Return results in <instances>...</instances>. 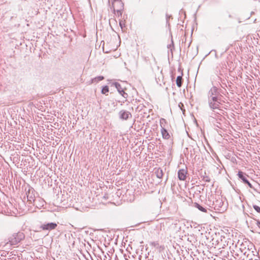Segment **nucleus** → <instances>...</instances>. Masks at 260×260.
<instances>
[{"instance_id":"nucleus-6","label":"nucleus","mask_w":260,"mask_h":260,"mask_svg":"<svg viewBox=\"0 0 260 260\" xmlns=\"http://www.w3.org/2000/svg\"><path fill=\"white\" fill-rule=\"evenodd\" d=\"M35 194L36 192L35 189L32 187H29L28 190L26 192L27 196V201L29 203H34L35 201Z\"/></svg>"},{"instance_id":"nucleus-7","label":"nucleus","mask_w":260,"mask_h":260,"mask_svg":"<svg viewBox=\"0 0 260 260\" xmlns=\"http://www.w3.org/2000/svg\"><path fill=\"white\" fill-rule=\"evenodd\" d=\"M238 176L239 178L242 180L243 183L245 184H246L248 185V186L252 189H254V187L253 185L250 183V182L247 180V177H248V176L245 173L240 171L238 173Z\"/></svg>"},{"instance_id":"nucleus-3","label":"nucleus","mask_w":260,"mask_h":260,"mask_svg":"<svg viewBox=\"0 0 260 260\" xmlns=\"http://www.w3.org/2000/svg\"><path fill=\"white\" fill-rule=\"evenodd\" d=\"M112 7L114 12L116 11L118 13H120V15H122L124 4L121 0H114Z\"/></svg>"},{"instance_id":"nucleus-25","label":"nucleus","mask_w":260,"mask_h":260,"mask_svg":"<svg viewBox=\"0 0 260 260\" xmlns=\"http://www.w3.org/2000/svg\"><path fill=\"white\" fill-rule=\"evenodd\" d=\"M119 24H120V25L121 27V28H122V24L121 21H120V22H119Z\"/></svg>"},{"instance_id":"nucleus-27","label":"nucleus","mask_w":260,"mask_h":260,"mask_svg":"<svg viewBox=\"0 0 260 260\" xmlns=\"http://www.w3.org/2000/svg\"><path fill=\"white\" fill-rule=\"evenodd\" d=\"M180 104H181L182 106H183V105L182 103H180Z\"/></svg>"},{"instance_id":"nucleus-8","label":"nucleus","mask_w":260,"mask_h":260,"mask_svg":"<svg viewBox=\"0 0 260 260\" xmlns=\"http://www.w3.org/2000/svg\"><path fill=\"white\" fill-rule=\"evenodd\" d=\"M57 225L56 223L54 222H50L48 223L42 224L40 226V229L43 230L51 231L55 229L57 227Z\"/></svg>"},{"instance_id":"nucleus-12","label":"nucleus","mask_w":260,"mask_h":260,"mask_svg":"<svg viewBox=\"0 0 260 260\" xmlns=\"http://www.w3.org/2000/svg\"><path fill=\"white\" fill-rule=\"evenodd\" d=\"M161 133L162 135V137L164 139L168 140L170 138V135L169 133L168 132L167 130L165 128H161Z\"/></svg>"},{"instance_id":"nucleus-15","label":"nucleus","mask_w":260,"mask_h":260,"mask_svg":"<svg viewBox=\"0 0 260 260\" xmlns=\"http://www.w3.org/2000/svg\"><path fill=\"white\" fill-rule=\"evenodd\" d=\"M183 79L182 76H178L176 79V84L178 87H181L182 85Z\"/></svg>"},{"instance_id":"nucleus-17","label":"nucleus","mask_w":260,"mask_h":260,"mask_svg":"<svg viewBox=\"0 0 260 260\" xmlns=\"http://www.w3.org/2000/svg\"><path fill=\"white\" fill-rule=\"evenodd\" d=\"M104 79L102 76H98L92 79V83H97L100 81H101Z\"/></svg>"},{"instance_id":"nucleus-23","label":"nucleus","mask_w":260,"mask_h":260,"mask_svg":"<svg viewBox=\"0 0 260 260\" xmlns=\"http://www.w3.org/2000/svg\"><path fill=\"white\" fill-rule=\"evenodd\" d=\"M218 127H220V125H221V124L218 122H217V124L216 125Z\"/></svg>"},{"instance_id":"nucleus-14","label":"nucleus","mask_w":260,"mask_h":260,"mask_svg":"<svg viewBox=\"0 0 260 260\" xmlns=\"http://www.w3.org/2000/svg\"><path fill=\"white\" fill-rule=\"evenodd\" d=\"M201 178L203 181L206 182H209L211 181L210 177L207 175L206 172H204V174L201 175Z\"/></svg>"},{"instance_id":"nucleus-9","label":"nucleus","mask_w":260,"mask_h":260,"mask_svg":"<svg viewBox=\"0 0 260 260\" xmlns=\"http://www.w3.org/2000/svg\"><path fill=\"white\" fill-rule=\"evenodd\" d=\"M112 85L114 86L117 89L118 92L125 99H126L128 96L127 93L125 92L123 88H122L121 85L118 82H114L112 83Z\"/></svg>"},{"instance_id":"nucleus-20","label":"nucleus","mask_w":260,"mask_h":260,"mask_svg":"<svg viewBox=\"0 0 260 260\" xmlns=\"http://www.w3.org/2000/svg\"><path fill=\"white\" fill-rule=\"evenodd\" d=\"M253 207L257 212L260 213V207L259 206L254 205L253 206Z\"/></svg>"},{"instance_id":"nucleus-21","label":"nucleus","mask_w":260,"mask_h":260,"mask_svg":"<svg viewBox=\"0 0 260 260\" xmlns=\"http://www.w3.org/2000/svg\"><path fill=\"white\" fill-rule=\"evenodd\" d=\"M151 245L154 246H156L158 245V243L156 242H153L151 243Z\"/></svg>"},{"instance_id":"nucleus-22","label":"nucleus","mask_w":260,"mask_h":260,"mask_svg":"<svg viewBox=\"0 0 260 260\" xmlns=\"http://www.w3.org/2000/svg\"><path fill=\"white\" fill-rule=\"evenodd\" d=\"M256 225L258 228H260V221L258 220H256Z\"/></svg>"},{"instance_id":"nucleus-4","label":"nucleus","mask_w":260,"mask_h":260,"mask_svg":"<svg viewBox=\"0 0 260 260\" xmlns=\"http://www.w3.org/2000/svg\"><path fill=\"white\" fill-rule=\"evenodd\" d=\"M212 98H213V99L221 98V95L218 91V89L217 87L215 86L212 87L208 93V99H211Z\"/></svg>"},{"instance_id":"nucleus-16","label":"nucleus","mask_w":260,"mask_h":260,"mask_svg":"<svg viewBox=\"0 0 260 260\" xmlns=\"http://www.w3.org/2000/svg\"><path fill=\"white\" fill-rule=\"evenodd\" d=\"M194 206L202 212H207V210L197 203L194 204Z\"/></svg>"},{"instance_id":"nucleus-13","label":"nucleus","mask_w":260,"mask_h":260,"mask_svg":"<svg viewBox=\"0 0 260 260\" xmlns=\"http://www.w3.org/2000/svg\"><path fill=\"white\" fill-rule=\"evenodd\" d=\"M155 174H156V177L159 179L162 177L164 174L162 170L160 168L156 169L155 170Z\"/></svg>"},{"instance_id":"nucleus-2","label":"nucleus","mask_w":260,"mask_h":260,"mask_svg":"<svg viewBox=\"0 0 260 260\" xmlns=\"http://www.w3.org/2000/svg\"><path fill=\"white\" fill-rule=\"evenodd\" d=\"M24 238L23 233L18 232L15 233L10 236L9 238V242L7 244H10L11 245H16Z\"/></svg>"},{"instance_id":"nucleus-19","label":"nucleus","mask_w":260,"mask_h":260,"mask_svg":"<svg viewBox=\"0 0 260 260\" xmlns=\"http://www.w3.org/2000/svg\"><path fill=\"white\" fill-rule=\"evenodd\" d=\"M166 123V120L164 118H161L160 120V125L161 128H165L164 124Z\"/></svg>"},{"instance_id":"nucleus-24","label":"nucleus","mask_w":260,"mask_h":260,"mask_svg":"<svg viewBox=\"0 0 260 260\" xmlns=\"http://www.w3.org/2000/svg\"><path fill=\"white\" fill-rule=\"evenodd\" d=\"M171 45H172L173 47H174V44L173 41H172V44L170 45L169 47H171Z\"/></svg>"},{"instance_id":"nucleus-26","label":"nucleus","mask_w":260,"mask_h":260,"mask_svg":"<svg viewBox=\"0 0 260 260\" xmlns=\"http://www.w3.org/2000/svg\"><path fill=\"white\" fill-rule=\"evenodd\" d=\"M117 15H118V16H121V15H120V13H118V12H117Z\"/></svg>"},{"instance_id":"nucleus-18","label":"nucleus","mask_w":260,"mask_h":260,"mask_svg":"<svg viewBox=\"0 0 260 260\" xmlns=\"http://www.w3.org/2000/svg\"><path fill=\"white\" fill-rule=\"evenodd\" d=\"M109 87L108 86L106 85L103 87L102 89L101 92L102 94H106L109 92Z\"/></svg>"},{"instance_id":"nucleus-11","label":"nucleus","mask_w":260,"mask_h":260,"mask_svg":"<svg viewBox=\"0 0 260 260\" xmlns=\"http://www.w3.org/2000/svg\"><path fill=\"white\" fill-rule=\"evenodd\" d=\"M187 171L185 169H180L178 172V177L179 180L184 181L186 178Z\"/></svg>"},{"instance_id":"nucleus-10","label":"nucleus","mask_w":260,"mask_h":260,"mask_svg":"<svg viewBox=\"0 0 260 260\" xmlns=\"http://www.w3.org/2000/svg\"><path fill=\"white\" fill-rule=\"evenodd\" d=\"M119 117L123 120H127L129 118H131L132 115L131 113L126 110H121L119 113Z\"/></svg>"},{"instance_id":"nucleus-5","label":"nucleus","mask_w":260,"mask_h":260,"mask_svg":"<svg viewBox=\"0 0 260 260\" xmlns=\"http://www.w3.org/2000/svg\"><path fill=\"white\" fill-rule=\"evenodd\" d=\"M223 204H224L222 201L219 199H216L213 202L212 206L213 208L215 210H218L219 212H223L225 209V208L223 207Z\"/></svg>"},{"instance_id":"nucleus-1","label":"nucleus","mask_w":260,"mask_h":260,"mask_svg":"<svg viewBox=\"0 0 260 260\" xmlns=\"http://www.w3.org/2000/svg\"><path fill=\"white\" fill-rule=\"evenodd\" d=\"M221 101V98L214 99L212 98L211 99H208L209 107L212 111L210 120L212 122H214V119L217 120L219 117L221 116V113L222 112L220 108Z\"/></svg>"}]
</instances>
